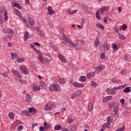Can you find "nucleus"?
<instances>
[{
    "instance_id": "nucleus-52",
    "label": "nucleus",
    "mask_w": 131,
    "mask_h": 131,
    "mask_svg": "<svg viewBox=\"0 0 131 131\" xmlns=\"http://www.w3.org/2000/svg\"><path fill=\"white\" fill-rule=\"evenodd\" d=\"M97 83H96L95 81H91V85H92V86H93L94 88L96 87Z\"/></svg>"
},
{
    "instance_id": "nucleus-56",
    "label": "nucleus",
    "mask_w": 131,
    "mask_h": 131,
    "mask_svg": "<svg viewBox=\"0 0 131 131\" xmlns=\"http://www.w3.org/2000/svg\"><path fill=\"white\" fill-rule=\"evenodd\" d=\"M74 121V119H73L72 118H70L68 120V123H72V122H73Z\"/></svg>"
},
{
    "instance_id": "nucleus-48",
    "label": "nucleus",
    "mask_w": 131,
    "mask_h": 131,
    "mask_svg": "<svg viewBox=\"0 0 131 131\" xmlns=\"http://www.w3.org/2000/svg\"><path fill=\"white\" fill-rule=\"evenodd\" d=\"M29 23L31 26H33V25H34V21L32 19L29 20Z\"/></svg>"
},
{
    "instance_id": "nucleus-49",
    "label": "nucleus",
    "mask_w": 131,
    "mask_h": 131,
    "mask_svg": "<svg viewBox=\"0 0 131 131\" xmlns=\"http://www.w3.org/2000/svg\"><path fill=\"white\" fill-rule=\"evenodd\" d=\"M108 100L109 99H108V96H106L103 98V103H106V102H107V101H108Z\"/></svg>"
},
{
    "instance_id": "nucleus-34",
    "label": "nucleus",
    "mask_w": 131,
    "mask_h": 131,
    "mask_svg": "<svg viewBox=\"0 0 131 131\" xmlns=\"http://www.w3.org/2000/svg\"><path fill=\"white\" fill-rule=\"evenodd\" d=\"M13 7H16L17 9H19V10H21L22 9V7L19 5V4L17 3H14V5H13Z\"/></svg>"
},
{
    "instance_id": "nucleus-55",
    "label": "nucleus",
    "mask_w": 131,
    "mask_h": 131,
    "mask_svg": "<svg viewBox=\"0 0 131 131\" xmlns=\"http://www.w3.org/2000/svg\"><path fill=\"white\" fill-rule=\"evenodd\" d=\"M59 32L60 33H61V34H64V32H65V31H64L63 29L60 28L59 29Z\"/></svg>"
},
{
    "instance_id": "nucleus-28",
    "label": "nucleus",
    "mask_w": 131,
    "mask_h": 131,
    "mask_svg": "<svg viewBox=\"0 0 131 131\" xmlns=\"http://www.w3.org/2000/svg\"><path fill=\"white\" fill-rule=\"evenodd\" d=\"M94 109V106H93V104L92 103H90L88 105V111L89 112L93 111Z\"/></svg>"
},
{
    "instance_id": "nucleus-31",
    "label": "nucleus",
    "mask_w": 131,
    "mask_h": 131,
    "mask_svg": "<svg viewBox=\"0 0 131 131\" xmlns=\"http://www.w3.org/2000/svg\"><path fill=\"white\" fill-rule=\"evenodd\" d=\"M124 93H130V87L127 86L123 90Z\"/></svg>"
},
{
    "instance_id": "nucleus-47",
    "label": "nucleus",
    "mask_w": 131,
    "mask_h": 131,
    "mask_svg": "<svg viewBox=\"0 0 131 131\" xmlns=\"http://www.w3.org/2000/svg\"><path fill=\"white\" fill-rule=\"evenodd\" d=\"M100 59L101 60H104L105 59V54L104 53L100 54Z\"/></svg>"
},
{
    "instance_id": "nucleus-42",
    "label": "nucleus",
    "mask_w": 131,
    "mask_h": 131,
    "mask_svg": "<svg viewBox=\"0 0 131 131\" xmlns=\"http://www.w3.org/2000/svg\"><path fill=\"white\" fill-rule=\"evenodd\" d=\"M45 128V130H48V129H50L51 128V125L50 124H47L46 126H44Z\"/></svg>"
},
{
    "instance_id": "nucleus-54",
    "label": "nucleus",
    "mask_w": 131,
    "mask_h": 131,
    "mask_svg": "<svg viewBox=\"0 0 131 131\" xmlns=\"http://www.w3.org/2000/svg\"><path fill=\"white\" fill-rule=\"evenodd\" d=\"M28 111L27 110H24L21 111V113L22 114H23V115H26V114H27V113H28Z\"/></svg>"
},
{
    "instance_id": "nucleus-19",
    "label": "nucleus",
    "mask_w": 131,
    "mask_h": 131,
    "mask_svg": "<svg viewBox=\"0 0 131 131\" xmlns=\"http://www.w3.org/2000/svg\"><path fill=\"white\" fill-rule=\"evenodd\" d=\"M95 46L96 48L98 47V46L100 45V40L98 37H97L94 41Z\"/></svg>"
},
{
    "instance_id": "nucleus-38",
    "label": "nucleus",
    "mask_w": 131,
    "mask_h": 131,
    "mask_svg": "<svg viewBox=\"0 0 131 131\" xmlns=\"http://www.w3.org/2000/svg\"><path fill=\"white\" fill-rule=\"evenodd\" d=\"M117 111H118V106L117 105H115L114 106V112L115 114H117Z\"/></svg>"
},
{
    "instance_id": "nucleus-14",
    "label": "nucleus",
    "mask_w": 131,
    "mask_h": 131,
    "mask_svg": "<svg viewBox=\"0 0 131 131\" xmlns=\"http://www.w3.org/2000/svg\"><path fill=\"white\" fill-rule=\"evenodd\" d=\"M58 58L59 59H60V60H61V62H63V63H66V59H65V57H64V56L62 54H59Z\"/></svg>"
},
{
    "instance_id": "nucleus-43",
    "label": "nucleus",
    "mask_w": 131,
    "mask_h": 131,
    "mask_svg": "<svg viewBox=\"0 0 131 131\" xmlns=\"http://www.w3.org/2000/svg\"><path fill=\"white\" fill-rule=\"evenodd\" d=\"M38 59L40 61L41 63H42V61H43V57H42V56L41 55H39V56H38Z\"/></svg>"
},
{
    "instance_id": "nucleus-45",
    "label": "nucleus",
    "mask_w": 131,
    "mask_h": 131,
    "mask_svg": "<svg viewBox=\"0 0 131 131\" xmlns=\"http://www.w3.org/2000/svg\"><path fill=\"white\" fill-rule=\"evenodd\" d=\"M126 28H127V26L125 24H123L122 26V29L123 30V31H124Z\"/></svg>"
},
{
    "instance_id": "nucleus-6",
    "label": "nucleus",
    "mask_w": 131,
    "mask_h": 131,
    "mask_svg": "<svg viewBox=\"0 0 131 131\" xmlns=\"http://www.w3.org/2000/svg\"><path fill=\"white\" fill-rule=\"evenodd\" d=\"M4 33H9V34H14V31L11 29H3L2 30Z\"/></svg>"
},
{
    "instance_id": "nucleus-36",
    "label": "nucleus",
    "mask_w": 131,
    "mask_h": 131,
    "mask_svg": "<svg viewBox=\"0 0 131 131\" xmlns=\"http://www.w3.org/2000/svg\"><path fill=\"white\" fill-rule=\"evenodd\" d=\"M113 50L114 51H117V50H118V47L116 44L113 43Z\"/></svg>"
},
{
    "instance_id": "nucleus-30",
    "label": "nucleus",
    "mask_w": 131,
    "mask_h": 131,
    "mask_svg": "<svg viewBox=\"0 0 131 131\" xmlns=\"http://www.w3.org/2000/svg\"><path fill=\"white\" fill-rule=\"evenodd\" d=\"M61 128H62V126L59 124H57L54 126L55 130H59V129H61Z\"/></svg>"
},
{
    "instance_id": "nucleus-27",
    "label": "nucleus",
    "mask_w": 131,
    "mask_h": 131,
    "mask_svg": "<svg viewBox=\"0 0 131 131\" xmlns=\"http://www.w3.org/2000/svg\"><path fill=\"white\" fill-rule=\"evenodd\" d=\"M73 94L75 96V97H79L80 95H81V91H77L75 92Z\"/></svg>"
},
{
    "instance_id": "nucleus-17",
    "label": "nucleus",
    "mask_w": 131,
    "mask_h": 131,
    "mask_svg": "<svg viewBox=\"0 0 131 131\" xmlns=\"http://www.w3.org/2000/svg\"><path fill=\"white\" fill-rule=\"evenodd\" d=\"M92 74L91 73H89L86 74L87 78L88 79H91L92 77H94L95 75H96V74H95V72H92Z\"/></svg>"
},
{
    "instance_id": "nucleus-53",
    "label": "nucleus",
    "mask_w": 131,
    "mask_h": 131,
    "mask_svg": "<svg viewBox=\"0 0 131 131\" xmlns=\"http://www.w3.org/2000/svg\"><path fill=\"white\" fill-rule=\"evenodd\" d=\"M39 130L40 131H44V130H46V128H45V127H43L42 126H40L39 127Z\"/></svg>"
},
{
    "instance_id": "nucleus-7",
    "label": "nucleus",
    "mask_w": 131,
    "mask_h": 131,
    "mask_svg": "<svg viewBox=\"0 0 131 131\" xmlns=\"http://www.w3.org/2000/svg\"><path fill=\"white\" fill-rule=\"evenodd\" d=\"M26 101L27 103H31V101H32V98H31V96L29 95V94L27 93L26 95Z\"/></svg>"
},
{
    "instance_id": "nucleus-32",
    "label": "nucleus",
    "mask_w": 131,
    "mask_h": 131,
    "mask_svg": "<svg viewBox=\"0 0 131 131\" xmlns=\"http://www.w3.org/2000/svg\"><path fill=\"white\" fill-rule=\"evenodd\" d=\"M96 17L98 19V20H101V15H100V11L96 12Z\"/></svg>"
},
{
    "instance_id": "nucleus-26",
    "label": "nucleus",
    "mask_w": 131,
    "mask_h": 131,
    "mask_svg": "<svg viewBox=\"0 0 131 131\" xmlns=\"http://www.w3.org/2000/svg\"><path fill=\"white\" fill-rule=\"evenodd\" d=\"M67 12L68 14H69V15H72L73 14H75V13H76L77 11L73 10V11H72L71 10H70V9H67Z\"/></svg>"
},
{
    "instance_id": "nucleus-57",
    "label": "nucleus",
    "mask_w": 131,
    "mask_h": 131,
    "mask_svg": "<svg viewBox=\"0 0 131 131\" xmlns=\"http://www.w3.org/2000/svg\"><path fill=\"white\" fill-rule=\"evenodd\" d=\"M34 51H35V52H36L37 54H38L39 55H41V53H40V51L39 50L35 49V50H34Z\"/></svg>"
},
{
    "instance_id": "nucleus-23",
    "label": "nucleus",
    "mask_w": 131,
    "mask_h": 131,
    "mask_svg": "<svg viewBox=\"0 0 131 131\" xmlns=\"http://www.w3.org/2000/svg\"><path fill=\"white\" fill-rule=\"evenodd\" d=\"M33 91H35V92H37L38 91H40V88H39V86L34 84L33 86Z\"/></svg>"
},
{
    "instance_id": "nucleus-5",
    "label": "nucleus",
    "mask_w": 131,
    "mask_h": 131,
    "mask_svg": "<svg viewBox=\"0 0 131 131\" xmlns=\"http://www.w3.org/2000/svg\"><path fill=\"white\" fill-rule=\"evenodd\" d=\"M73 85L75 88H84V84L83 83H79L77 82H73Z\"/></svg>"
},
{
    "instance_id": "nucleus-12",
    "label": "nucleus",
    "mask_w": 131,
    "mask_h": 131,
    "mask_svg": "<svg viewBox=\"0 0 131 131\" xmlns=\"http://www.w3.org/2000/svg\"><path fill=\"white\" fill-rule=\"evenodd\" d=\"M10 54L11 56V59L13 60H15V59H17V58H19V55L15 53L11 52Z\"/></svg>"
},
{
    "instance_id": "nucleus-64",
    "label": "nucleus",
    "mask_w": 131,
    "mask_h": 131,
    "mask_svg": "<svg viewBox=\"0 0 131 131\" xmlns=\"http://www.w3.org/2000/svg\"><path fill=\"white\" fill-rule=\"evenodd\" d=\"M26 116H27L28 117H31V115H30V113H29V112H28V113H27L26 114Z\"/></svg>"
},
{
    "instance_id": "nucleus-20",
    "label": "nucleus",
    "mask_w": 131,
    "mask_h": 131,
    "mask_svg": "<svg viewBox=\"0 0 131 131\" xmlns=\"http://www.w3.org/2000/svg\"><path fill=\"white\" fill-rule=\"evenodd\" d=\"M125 86H126V85H125V84L119 86L118 87H114L113 88V90H114L115 91H118V90H121V89H123V88H124Z\"/></svg>"
},
{
    "instance_id": "nucleus-2",
    "label": "nucleus",
    "mask_w": 131,
    "mask_h": 131,
    "mask_svg": "<svg viewBox=\"0 0 131 131\" xmlns=\"http://www.w3.org/2000/svg\"><path fill=\"white\" fill-rule=\"evenodd\" d=\"M53 107L54 108H57V106L55 105L54 103H49L45 106L44 110L48 111V110H51Z\"/></svg>"
},
{
    "instance_id": "nucleus-61",
    "label": "nucleus",
    "mask_w": 131,
    "mask_h": 131,
    "mask_svg": "<svg viewBox=\"0 0 131 131\" xmlns=\"http://www.w3.org/2000/svg\"><path fill=\"white\" fill-rule=\"evenodd\" d=\"M125 100L123 99H121L120 100V102L121 103L122 105H123L124 104Z\"/></svg>"
},
{
    "instance_id": "nucleus-9",
    "label": "nucleus",
    "mask_w": 131,
    "mask_h": 131,
    "mask_svg": "<svg viewBox=\"0 0 131 131\" xmlns=\"http://www.w3.org/2000/svg\"><path fill=\"white\" fill-rule=\"evenodd\" d=\"M109 9H110L109 6H102L100 8V10H101L100 13H101V14H103V13H104V12L108 11Z\"/></svg>"
},
{
    "instance_id": "nucleus-13",
    "label": "nucleus",
    "mask_w": 131,
    "mask_h": 131,
    "mask_svg": "<svg viewBox=\"0 0 131 131\" xmlns=\"http://www.w3.org/2000/svg\"><path fill=\"white\" fill-rule=\"evenodd\" d=\"M58 58L59 59H60V60H61V62H63V63H66V59H65V57H64V56L62 54H59Z\"/></svg>"
},
{
    "instance_id": "nucleus-37",
    "label": "nucleus",
    "mask_w": 131,
    "mask_h": 131,
    "mask_svg": "<svg viewBox=\"0 0 131 131\" xmlns=\"http://www.w3.org/2000/svg\"><path fill=\"white\" fill-rule=\"evenodd\" d=\"M24 61H25V59L22 57L18 58L17 60V62H18V63H22V62H24Z\"/></svg>"
},
{
    "instance_id": "nucleus-44",
    "label": "nucleus",
    "mask_w": 131,
    "mask_h": 131,
    "mask_svg": "<svg viewBox=\"0 0 131 131\" xmlns=\"http://www.w3.org/2000/svg\"><path fill=\"white\" fill-rule=\"evenodd\" d=\"M102 48H103V49H104V50H109V48H110V45H108V46L104 44L102 46Z\"/></svg>"
},
{
    "instance_id": "nucleus-25",
    "label": "nucleus",
    "mask_w": 131,
    "mask_h": 131,
    "mask_svg": "<svg viewBox=\"0 0 131 131\" xmlns=\"http://www.w3.org/2000/svg\"><path fill=\"white\" fill-rule=\"evenodd\" d=\"M106 92L108 95H113V94H115V91H114V90H113V89H111L110 90H109V89H108L107 91H106Z\"/></svg>"
},
{
    "instance_id": "nucleus-21",
    "label": "nucleus",
    "mask_w": 131,
    "mask_h": 131,
    "mask_svg": "<svg viewBox=\"0 0 131 131\" xmlns=\"http://www.w3.org/2000/svg\"><path fill=\"white\" fill-rule=\"evenodd\" d=\"M103 128L105 129V128H110V123L107 122L102 125Z\"/></svg>"
},
{
    "instance_id": "nucleus-16",
    "label": "nucleus",
    "mask_w": 131,
    "mask_h": 131,
    "mask_svg": "<svg viewBox=\"0 0 131 131\" xmlns=\"http://www.w3.org/2000/svg\"><path fill=\"white\" fill-rule=\"evenodd\" d=\"M29 112L32 113V114H35L36 113V109L33 107H31L28 109Z\"/></svg>"
},
{
    "instance_id": "nucleus-22",
    "label": "nucleus",
    "mask_w": 131,
    "mask_h": 131,
    "mask_svg": "<svg viewBox=\"0 0 131 131\" xmlns=\"http://www.w3.org/2000/svg\"><path fill=\"white\" fill-rule=\"evenodd\" d=\"M29 35V34L28 33V31H26L25 32V36L24 37V39L25 41H27V39H28V36Z\"/></svg>"
},
{
    "instance_id": "nucleus-10",
    "label": "nucleus",
    "mask_w": 131,
    "mask_h": 131,
    "mask_svg": "<svg viewBox=\"0 0 131 131\" xmlns=\"http://www.w3.org/2000/svg\"><path fill=\"white\" fill-rule=\"evenodd\" d=\"M12 72H13V74L15 75V76H17L18 78H21L22 77V76L21 74H20V73L18 72V71L15 70H12Z\"/></svg>"
},
{
    "instance_id": "nucleus-50",
    "label": "nucleus",
    "mask_w": 131,
    "mask_h": 131,
    "mask_svg": "<svg viewBox=\"0 0 131 131\" xmlns=\"http://www.w3.org/2000/svg\"><path fill=\"white\" fill-rule=\"evenodd\" d=\"M23 129V125H19L17 127V130L21 131Z\"/></svg>"
},
{
    "instance_id": "nucleus-60",
    "label": "nucleus",
    "mask_w": 131,
    "mask_h": 131,
    "mask_svg": "<svg viewBox=\"0 0 131 131\" xmlns=\"http://www.w3.org/2000/svg\"><path fill=\"white\" fill-rule=\"evenodd\" d=\"M112 81L113 82H114V83H117V80H116L114 78H112Z\"/></svg>"
},
{
    "instance_id": "nucleus-59",
    "label": "nucleus",
    "mask_w": 131,
    "mask_h": 131,
    "mask_svg": "<svg viewBox=\"0 0 131 131\" xmlns=\"http://www.w3.org/2000/svg\"><path fill=\"white\" fill-rule=\"evenodd\" d=\"M35 125H37V123H33V124H32V129H33V128H34V126H35Z\"/></svg>"
},
{
    "instance_id": "nucleus-41",
    "label": "nucleus",
    "mask_w": 131,
    "mask_h": 131,
    "mask_svg": "<svg viewBox=\"0 0 131 131\" xmlns=\"http://www.w3.org/2000/svg\"><path fill=\"white\" fill-rule=\"evenodd\" d=\"M40 86L45 87L47 86V84H46V82L45 81H41L40 82Z\"/></svg>"
},
{
    "instance_id": "nucleus-46",
    "label": "nucleus",
    "mask_w": 131,
    "mask_h": 131,
    "mask_svg": "<svg viewBox=\"0 0 131 131\" xmlns=\"http://www.w3.org/2000/svg\"><path fill=\"white\" fill-rule=\"evenodd\" d=\"M59 82H60V84H62V85L64 84V83H65V79L60 78L59 79Z\"/></svg>"
},
{
    "instance_id": "nucleus-18",
    "label": "nucleus",
    "mask_w": 131,
    "mask_h": 131,
    "mask_svg": "<svg viewBox=\"0 0 131 131\" xmlns=\"http://www.w3.org/2000/svg\"><path fill=\"white\" fill-rule=\"evenodd\" d=\"M48 10L50 15H53L55 14V11H53V8H52V6H49L48 8Z\"/></svg>"
},
{
    "instance_id": "nucleus-3",
    "label": "nucleus",
    "mask_w": 131,
    "mask_h": 131,
    "mask_svg": "<svg viewBox=\"0 0 131 131\" xmlns=\"http://www.w3.org/2000/svg\"><path fill=\"white\" fill-rule=\"evenodd\" d=\"M19 69H20L21 73L26 75L29 74V72L27 71V68L26 67L20 66H19Z\"/></svg>"
},
{
    "instance_id": "nucleus-11",
    "label": "nucleus",
    "mask_w": 131,
    "mask_h": 131,
    "mask_svg": "<svg viewBox=\"0 0 131 131\" xmlns=\"http://www.w3.org/2000/svg\"><path fill=\"white\" fill-rule=\"evenodd\" d=\"M51 61H52V58H51V59H49L47 57H44L41 64H48V63H50V62H51Z\"/></svg>"
},
{
    "instance_id": "nucleus-40",
    "label": "nucleus",
    "mask_w": 131,
    "mask_h": 131,
    "mask_svg": "<svg viewBox=\"0 0 131 131\" xmlns=\"http://www.w3.org/2000/svg\"><path fill=\"white\" fill-rule=\"evenodd\" d=\"M80 80L83 82L85 81V80H86V77H85V76H81L80 77Z\"/></svg>"
},
{
    "instance_id": "nucleus-4",
    "label": "nucleus",
    "mask_w": 131,
    "mask_h": 131,
    "mask_svg": "<svg viewBox=\"0 0 131 131\" xmlns=\"http://www.w3.org/2000/svg\"><path fill=\"white\" fill-rule=\"evenodd\" d=\"M49 90L53 92V91H59V87H57L55 84H51L49 86Z\"/></svg>"
},
{
    "instance_id": "nucleus-58",
    "label": "nucleus",
    "mask_w": 131,
    "mask_h": 131,
    "mask_svg": "<svg viewBox=\"0 0 131 131\" xmlns=\"http://www.w3.org/2000/svg\"><path fill=\"white\" fill-rule=\"evenodd\" d=\"M34 45L35 46H36L37 47H40V44H39V43L37 42H35V43H34Z\"/></svg>"
},
{
    "instance_id": "nucleus-8",
    "label": "nucleus",
    "mask_w": 131,
    "mask_h": 131,
    "mask_svg": "<svg viewBox=\"0 0 131 131\" xmlns=\"http://www.w3.org/2000/svg\"><path fill=\"white\" fill-rule=\"evenodd\" d=\"M104 66L100 65L95 68V71L98 73V72H100V71H102V70H104Z\"/></svg>"
},
{
    "instance_id": "nucleus-62",
    "label": "nucleus",
    "mask_w": 131,
    "mask_h": 131,
    "mask_svg": "<svg viewBox=\"0 0 131 131\" xmlns=\"http://www.w3.org/2000/svg\"><path fill=\"white\" fill-rule=\"evenodd\" d=\"M36 31H37V33H38V32H40V31H41L40 30V28H39V27H37Z\"/></svg>"
},
{
    "instance_id": "nucleus-29",
    "label": "nucleus",
    "mask_w": 131,
    "mask_h": 131,
    "mask_svg": "<svg viewBox=\"0 0 131 131\" xmlns=\"http://www.w3.org/2000/svg\"><path fill=\"white\" fill-rule=\"evenodd\" d=\"M96 26L98 28H101V29H102V30H104V29H105L104 25H101V24H96Z\"/></svg>"
},
{
    "instance_id": "nucleus-35",
    "label": "nucleus",
    "mask_w": 131,
    "mask_h": 131,
    "mask_svg": "<svg viewBox=\"0 0 131 131\" xmlns=\"http://www.w3.org/2000/svg\"><path fill=\"white\" fill-rule=\"evenodd\" d=\"M9 117L10 119L14 120V113L10 112L9 113Z\"/></svg>"
},
{
    "instance_id": "nucleus-24",
    "label": "nucleus",
    "mask_w": 131,
    "mask_h": 131,
    "mask_svg": "<svg viewBox=\"0 0 131 131\" xmlns=\"http://www.w3.org/2000/svg\"><path fill=\"white\" fill-rule=\"evenodd\" d=\"M15 14L17 16H19L20 18H22V15H21V13L18 9H14Z\"/></svg>"
},
{
    "instance_id": "nucleus-63",
    "label": "nucleus",
    "mask_w": 131,
    "mask_h": 131,
    "mask_svg": "<svg viewBox=\"0 0 131 131\" xmlns=\"http://www.w3.org/2000/svg\"><path fill=\"white\" fill-rule=\"evenodd\" d=\"M125 73H126V72H125V71H122L120 72V74H122V75H124Z\"/></svg>"
},
{
    "instance_id": "nucleus-15",
    "label": "nucleus",
    "mask_w": 131,
    "mask_h": 131,
    "mask_svg": "<svg viewBox=\"0 0 131 131\" xmlns=\"http://www.w3.org/2000/svg\"><path fill=\"white\" fill-rule=\"evenodd\" d=\"M58 58L59 59H60V60H61V62H63V63H66V59H65V57H64V56L62 54H59Z\"/></svg>"
},
{
    "instance_id": "nucleus-51",
    "label": "nucleus",
    "mask_w": 131,
    "mask_h": 131,
    "mask_svg": "<svg viewBox=\"0 0 131 131\" xmlns=\"http://www.w3.org/2000/svg\"><path fill=\"white\" fill-rule=\"evenodd\" d=\"M107 122H112V119H111V116H109L107 117Z\"/></svg>"
},
{
    "instance_id": "nucleus-33",
    "label": "nucleus",
    "mask_w": 131,
    "mask_h": 131,
    "mask_svg": "<svg viewBox=\"0 0 131 131\" xmlns=\"http://www.w3.org/2000/svg\"><path fill=\"white\" fill-rule=\"evenodd\" d=\"M69 128V130L70 131H74L76 129V128H77V127H76V126H70L68 127Z\"/></svg>"
},
{
    "instance_id": "nucleus-39",
    "label": "nucleus",
    "mask_w": 131,
    "mask_h": 131,
    "mask_svg": "<svg viewBox=\"0 0 131 131\" xmlns=\"http://www.w3.org/2000/svg\"><path fill=\"white\" fill-rule=\"evenodd\" d=\"M119 38H120V39H121L122 40H124V39H125V36H124V35H123V34H119Z\"/></svg>"
},
{
    "instance_id": "nucleus-1",
    "label": "nucleus",
    "mask_w": 131,
    "mask_h": 131,
    "mask_svg": "<svg viewBox=\"0 0 131 131\" xmlns=\"http://www.w3.org/2000/svg\"><path fill=\"white\" fill-rule=\"evenodd\" d=\"M62 38L63 41H62V42L64 43V45H66L68 47H70V48H77L78 45L77 43H73V42L71 41L69 38L66 35H62Z\"/></svg>"
}]
</instances>
